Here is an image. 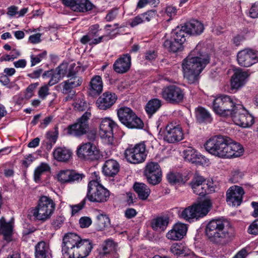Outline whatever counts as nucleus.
<instances>
[{
  "mask_svg": "<svg viewBox=\"0 0 258 258\" xmlns=\"http://www.w3.org/2000/svg\"><path fill=\"white\" fill-rule=\"evenodd\" d=\"M209 62V56L201 51V46L197 45L183 59L182 69L184 79L189 84L198 82L200 74Z\"/></svg>",
  "mask_w": 258,
  "mask_h": 258,
  "instance_id": "nucleus-1",
  "label": "nucleus"
},
{
  "mask_svg": "<svg viewBox=\"0 0 258 258\" xmlns=\"http://www.w3.org/2000/svg\"><path fill=\"white\" fill-rule=\"evenodd\" d=\"M205 232L211 242L220 245L226 244L235 235L232 225L222 219H214L209 221L206 225Z\"/></svg>",
  "mask_w": 258,
  "mask_h": 258,
  "instance_id": "nucleus-2",
  "label": "nucleus"
},
{
  "mask_svg": "<svg viewBox=\"0 0 258 258\" xmlns=\"http://www.w3.org/2000/svg\"><path fill=\"white\" fill-rule=\"evenodd\" d=\"M237 104L233 97L223 95L213 98L211 105L215 113L227 117L234 113L235 107Z\"/></svg>",
  "mask_w": 258,
  "mask_h": 258,
  "instance_id": "nucleus-3",
  "label": "nucleus"
},
{
  "mask_svg": "<svg viewBox=\"0 0 258 258\" xmlns=\"http://www.w3.org/2000/svg\"><path fill=\"white\" fill-rule=\"evenodd\" d=\"M229 138L216 136L209 139L205 144L206 150L210 154L220 158H226Z\"/></svg>",
  "mask_w": 258,
  "mask_h": 258,
  "instance_id": "nucleus-4",
  "label": "nucleus"
},
{
  "mask_svg": "<svg viewBox=\"0 0 258 258\" xmlns=\"http://www.w3.org/2000/svg\"><path fill=\"white\" fill-rule=\"evenodd\" d=\"M211 207V201L205 200L185 208L181 212L180 216L190 222L194 219H198L207 215Z\"/></svg>",
  "mask_w": 258,
  "mask_h": 258,
  "instance_id": "nucleus-5",
  "label": "nucleus"
},
{
  "mask_svg": "<svg viewBox=\"0 0 258 258\" xmlns=\"http://www.w3.org/2000/svg\"><path fill=\"white\" fill-rule=\"evenodd\" d=\"M100 178L96 176V179L91 180L88 184V192L86 197L90 202L104 203L106 202L109 197L108 190L100 183Z\"/></svg>",
  "mask_w": 258,
  "mask_h": 258,
  "instance_id": "nucleus-6",
  "label": "nucleus"
},
{
  "mask_svg": "<svg viewBox=\"0 0 258 258\" xmlns=\"http://www.w3.org/2000/svg\"><path fill=\"white\" fill-rule=\"evenodd\" d=\"M55 209L53 200L47 196H42L38 206L31 211L36 220L45 221L50 218Z\"/></svg>",
  "mask_w": 258,
  "mask_h": 258,
  "instance_id": "nucleus-7",
  "label": "nucleus"
},
{
  "mask_svg": "<svg viewBox=\"0 0 258 258\" xmlns=\"http://www.w3.org/2000/svg\"><path fill=\"white\" fill-rule=\"evenodd\" d=\"M111 39L110 35L102 34L99 25L95 24L90 27L88 34L81 38L80 42L83 44L88 43L90 45H95Z\"/></svg>",
  "mask_w": 258,
  "mask_h": 258,
  "instance_id": "nucleus-8",
  "label": "nucleus"
},
{
  "mask_svg": "<svg viewBox=\"0 0 258 258\" xmlns=\"http://www.w3.org/2000/svg\"><path fill=\"white\" fill-rule=\"evenodd\" d=\"M161 136L164 141L169 143H174L183 139L182 127L176 121L169 122L161 132Z\"/></svg>",
  "mask_w": 258,
  "mask_h": 258,
  "instance_id": "nucleus-9",
  "label": "nucleus"
},
{
  "mask_svg": "<svg viewBox=\"0 0 258 258\" xmlns=\"http://www.w3.org/2000/svg\"><path fill=\"white\" fill-rule=\"evenodd\" d=\"M124 155L128 162L133 164L141 163L146 158V145L144 143H141L134 147L128 148L125 150Z\"/></svg>",
  "mask_w": 258,
  "mask_h": 258,
  "instance_id": "nucleus-10",
  "label": "nucleus"
},
{
  "mask_svg": "<svg viewBox=\"0 0 258 258\" xmlns=\"http://www.w3.org/2000/svg\"><path fill=\"white\" fill-rule=\"evenodd\" d=\"M234 113L230 117L234 123L242 127H249L254 123L253 116L245 110L243 107L237 104L235 107Z\"/></svg>",
  "mask_w": 258,
  "mask_h": 258,
  "instance_id": "nucleus-11",
  "label": "nucleus"
},
{
  "mask_svg": "<svg viewBox=\"0 0 258 258\" xmlns=\"http://www.w3.org/2000/svg\"><path fill=\"white\" fill-rule=\"evenodd\" d=\"M193 192L201 196L215 191V188L211 182L208 183L202 176L196 174L190 183Z\"/></svg>",
  "mask_w": 258,
  "mask_h": 258,
  "instance_id": "nucleus-12",
  "label": "nucleus"
},
{
  "mask_svg": "<svg viewBox=\"0 0 258 258\" xmlns=\"http://www.w3.org/2000/svg\"><path fill=\"white\" fill-rule=\"evenodd\" d=\"M77 154L81 159L92 161L99 160L102 156L100 151L90 142L83 143L78 146Z\"/></svg>",
  "mask_w": 258,
  "mask_h": 258,
  "instance_id": "nucleus-13",
  "label": "nucleus"
},
{
  "mask_svg": "<svg viewBox=\"0 0 258 258\" xmlns=\"http://www.w3.org/2000/svg\"><path fill=\"white\" fill-rule=\"evenodd\" d=\"M81 238L75 233H67L63 236L62 243V253L63 258H71L72 253Z\"/></svg>",
  "mask_w": 258,
  "mask_h": 258,
  "instance_id": "nucleus-14",
  "label": "nucleus"
},
{
  "mask_svg": "<svg viewBox=\"0 0 258 258\" xmlns=\"http://www.w3.org/2000/svg\"><path fill=\"white\" fill-rule=\"evenodd\" d=\"M90 116V112H86L78 119L77 122L68 127V134L75 137H80L85 134L89 128L88 121Z\"/></svg>",
  "mask_w": 258,
  "mask_h": 258,
  "instance_id": "nucleus-15",
  "label": "nucleus"
},
{
  "mask_svg": "<svg viewBox=\"0 0 258 258\" xmlns=\"http://www.w3.org/2000/svg\"><path fill=\"white\" fill-rule=\"evenodd\" d=\"M161 95L167 102L173 104L181 102L184 97L183 90L175 85H170L164 88Z\"/></svg>",
  "mask_w": 258,
  "mask_h": 258,
  "instance_id": "nucleus-16",
  "label": "nucleus"
},
{
  "mask_svg": "<svg viewBox=\"0 0 258 258\" xmlns=\"http://www.w3.org/2000/svg\"><path fill=\"white\" fill-rule=\"evenodd\" d=\"M144 174L149 183L155 185L162 180V171L158 163L148 162L145 168Z\"/></svg>",
  "mask_w": 258,
  "mask_h": 258,
  "instance_id": "nucleus-17",
  "label": "nucleus"
},
{
  "mask_svg": "<svg viewBox=\"0 0 258 258\" xmlns=\"http://www.w3.org/2000/svg\"><path fill=\"white\" fill-rule=\"evenodd\" d=\"M237 60L241 67H249L256 63L258 61V58L254 51L245 49L238 52Z\"/></svg>",
  "mask_w": 258,
  "mask_h": 258,
  "instance_id": "nucleus-18",
  "label": "nucleus"
},
{
  "mask_svg": "<svg viewBox=\"0 0 258 258\" xmlns=\"http://www.w3.org/2000/svg\"><path fill=\"white\" fill-rule=\"evenodd\" d=\"M116 124L109 118H103L100 124L99 134L101 138L107 139L108 143L113 141V130Z\"/></svg>",
  "mask_w": 258,
  "mask_h": 258,
  "instance_id": "nucleus-19",
  "label": "nucleus"
},
{
  "mask_svg": "<svg viewBox=\"0 0 258 258\" xmlns=\"http://www.w3.org/2000/svg\"><path fill=\"white\" fill-rule=\"evenodd\" d=\"M244 193L243 188L240 186L234 185L230 187L226 193L227 202L230 206H239L242 202Z\"/></svg>",
  "mask_w": 258,
  "mask_h": 258,
  "instance_id": "nucleus-20",
  "label": "nucleus"
},
{
  "mask_svg": "<svg viewBox=\"0 0 258 258\" xmlns=\"http://www.w3.org/2000/svg\"><path fill=\"white\" fill-rule=\"evenodd\" d=\"M92 248V244L89 239L81 238L72 253L71 258H85L89 254Z\"/></svg>",
  "mask_w": 258,
  "mask_h": 258,
  "instance_id": "nucleus-21",
  "label": "nucleus"
},
{
  "mask_svg": "<svg viewBox=\"0 0 258 258\" xmlns=\"http://www.w3.org/2000/svg\"><path fill=\"white\" fill-rule=\"evenodd\" d=\"M115 93L110 92H104L96 101L98 107L101 110H106L112 106L117 100Z\"/></svg>",
  "mask_w": 258,
  "mask_h": 258,
  "instance_id": "nucleus-22",
  "label": "nucleus"
},
{
  "mask_svg": "<svg viewBox=\"0 0 258 258\" xmlns=\"http://www.w3.org/2000/svg\"><path fill=\"white\" fill-rule=\"evenodd\" d=\"M131 65V56L129 54L121 55L114 62L113 68L118 73L123 74L128 71Z\"/></svg>",
  "mask_w": 258,
  "mask_h": 258,
  "instance_id": "nucleus-23",
  "label": "nucleus"
},
{
  "mask_svg": "<svg viewBox=\"0 0 258 258\" xmlns=\"http://www.w3.org/2000/svg\"><path fill=\"white\" fill-rule=\"evenodd\" d=\"M249 75L241 69L235 70L231 79V86L232 89H238L243 86Z\"/></svg>",
  "mask_w": 258,
  "mask_h": 258,
  "instance_id": "nucleus-24",
  "label": "nucleus"
},
{
  "mask_svg": "<svg viewBox=\"0 0 258 258\" xmlns=\"http://www.w3.org/2000/svg\"><path fill=\"white\" fill-rule=\"evenodd\" d=\"M187 231L186 225L182 223H177L173 228L166 234L168 239L172 240H178L182 239L185 235Z\"/></svg>",
  "mask_w": 258,
  "mask_h": 258,
  "instance_id": "nucleus-25",
  "label": "nucleus"
},
{
  "mask_svg": "<svg viewBox=\"0 0 258 258\" xmlns=\"http://www.w3.org/2000/svg\"><path fill=\"white\" fill-rule=\"evenodd\" d=\"M103 82L100 76H93L89 83L88 93L93 97L97 96L100 95L103 91Z\"/></svg>",
  "mask_w": 258,
  "mask_h": 258,
  "instance_id": "nucleus-26",
  "label": "nucleus"
},
{
  "mask_svg": "<svg viewBox=\"0 0 258 258\" xmlns=\"http://www.w3.org/2000/svg\"><path fill=\"white\" fill-rule=\"evenodd\" d=\"M82 82V78L79 76L69 78L68 80L62 82L60 84L62 88V93L65 94L71 93L72 89L81 86Z\"/></svg>",
  "mask_w": 258,
  "mask_h": 258,
  "instance_id": "nucleus-27",
  "label": "nucleus"
},
{
  "mask_svg": "<svg viewBox=\"0 0 258 258\" xmlns=\"http://www.w3.org/2000/svg\"><path fill=\"white\" fill-rule=\"evenodd\" d=\"M183 157L185 160L196 164H203V161L205 160L204 156L191 147H189L183 151Z\"/></svg>",
  "mask_w": 258,
  "mask_h": 258,
  "instance_id": "nucleus-28",
  "label": "nucleus"
},
{
  "mask_svg": "<svg viewBox=\"0 0 258 258\" xmlns=\"http://www.w3.org/2000/svg\"><path fill=\"white\" fill-rule=\"evenodd\" d=\"M183 26L188 34L193 35H200L204 30V25L196 20H192L185 23Z\"/></svg>",
  "mask_w": 258,
  "mask_h": 258,
  "instance_id": "nucleus-29",
  "label": "nucleus"
},
{
  "mask_svg": "<svg viewBox=\"0 0 258 258\" xmlns=\"http://www.w3.org/2000/svg\"><path fill=\"white\" fill-rule=\"evenodd\" d=\"M156 15V13L155 11H147L132 19L129 22V25L131 27H135L141 24L149 22L155 17Z\"/></svg>",
  "mask_w": 258,
  "mask_h": 258,
  "instance_id": "nucleus-30",
  "label": "nucleus"
},
{
  "mask_svg": "<svg viewBox=\"0 0 258 258\" xmlns=\"http://www.w3.org/2000/svg\"><path fill=\"white\" fill-rule=\"evenodd\" d=\"M119 170V165L114 160L109 159L105 161L102 167V172L106 176L113 177Z\"/></svg>",
  "mask_w": 258,
  "mask_h": 258,
  "instance_id": "nucleus-31",
  "label": "nucleus"
},
{
  "mask_svg": "<svg viewBox=\"0 0 258 258\" xmlns=\"http://www.w3.org/2000/svg\"><path fill=\"white\" fill-rule=\"evenodd\" d=\"M244 151L242 146L238 143L232 142L229 138L227 146L226 158L238 157L242 155Z\"/></svg>",
  "mask_w": 258,
  "mask_h": 258,
  "instance_id": "nucleus-32",
  "label": "nucleus"
},
{
  "mask_svg": "<svg viewBox=\"0 0 258 258\" xmlns=\"http://www.w3.org/2000/svg\"><path fill=\"white\" fill-rule=\"evenodd\" d=\"M13 228L12 222H6L4 217L0 219V234L3 235L4 239L7 242L12 240Z\"/></svg>",
  "mask_w": 258,
  "mask_h": 258,
  "instance_id": "nucleus-33",
  "label": "nucleus"
},
{
  "mask_svg": "<svg viewBox=\"0 0 258 258\" xmlns=\"http://www.w3.org/2000/svg\"><path fill=\"white\" fill-rule=\"evenodd\" d=\"M72 151L65 147H58L53 152V155L55 159L58 161L66 162L71 157Z\"/></svg>",
  "mask_w": 258,
  "mask_h": 258,
  "instance_id": "nucleus-34",
  "label": "nucleus"
},
{
  "mask_svg": "<svg viewBox=\"0 0 258 258\" xmlns=\"http://www.w3.org/2000/svg\"><path fill=\"white\" fill-rule=\"evenodd\" d=\"M195 115L197 121L199 123H210L212 120L209 111L202 107H198L195 110Z\"/></svg>",
  "mask_w": 258,
  "mask_h": 258,
  "instance_id": "nucleus-35",
  "label": "nucleus"
},
{
  "mask_svg": "<svg viewBox=\"0 0 258 258\" xmlns=\"http://www.w3.org/2000/svg\"><path fill=\"white\" fill-rule=\"evenodd\" d=\"M134 188L139 199L141 200H146L150 194V188L145 183L136 182L134 185Z\"/></svg>",
  "mask_w": 258,
  "mask_h": 258,
  "instance_id": "nucleus-36",
  "label": "nucleus"
},
{
  "mask_svg": "<svg viewBox=\"0 0 258 258\" xmlns=\"http://www.w3.org/2000/svg\"><path fill=\"white\" fill-rule=\"evenodd\" d=\"M134 113L135 112L130 108L127 107H121L117 110L118 119L121 123L125 126Z\"/></svg>",
  "mask_w": 258,
  "mask_h": 258,
  "instance_id": "nucleus-37",
  "label": "nucleus"
},
{
  "mask_svg": "<svg viewBox=\"0 0 258 258\" xmlns=\"http://www.w3.org/2000/svg\"><path fill=\"white\" fill-rule=\"evenodd\" d=\"M169 223V218L165 217H159L154 219L151 223L152 228L157 231H164Z\"/></svg>",
  "mask_w": 258,
  "mask_h": 258,
  "instance_id": "nucleus-38",
  "label": "nucleus"
},
{
  "mask_svg": "<svg viewBox=\"0 0 258 258\" xmlns=\"http://www.w3.org/2000/svg\"><path fill=\"white\" fill-rule=\"evenodd\" d=\"M49 253V246L44 241H40L35 246V258H46Z\"/></svg>",
  "mask_w": 258,
  "mask_h": 258,
  "instance_id": "nucleus-39",
  "label": "nucleus"
},
{
  "mask_svg": "<svg viewBox=\"0 0 258 258\" xmlns=\"http://www.w3.org/2000/svg\"><path fill=\"white\" fill-rule=\"evenodd\" d=\"M73 6L72 10L77 12H85L92 9L93 5L88 0H78Z\"/></svg>",
  "mask_w": 258,
  "mask_h": 258,
  "instance_id": "nucleus-40",
  "label": "nucleus"
},
{
  "mask_svg": "<svg viewBox=\"0 0 258 258\" xmlns=\"http://www.w3.org/2000/svg\"><path fill=\"white\" fill-rule=\"evenodd\" d=\"M186 34L188 33L186 32V30L184 28L183 25L181 27H177L174 29L171 32L170 37L174 41L183 44L186 40Z\"/></svg>",
  "mask_w": 258,
  "mask_h": 258,
  "instance_id": "nucleus-41",
  "label": "nucleus"
},
{
  "mask_svg": "<svg viewBox=\"0 0 258 258\" xmlns=\"http://www.w3.org/2000/svg\"><path fill=\"white\" fill-rule=\"evenodd\" d=\"M161 101L158 99H153L148 101L145 106L147 114L151 117L156 112L161 106Z\"/></svg>",
  "mask_w": 258,
  "mask_h": 258,
  "instance_id": "nucleus-42",
  "label": "nucleus"
},
{
  "mask_svg": "<svg viewBox=\"0 0 258 258\" xmlns=\"http://www.w3.org/2000/svg\"><path fill=\"white\" fill-rule=\"evenodd\" d=\"M171 252L175 255L180 256H187L190 254L191 252L186 247L181 244L174 243L170 247Z\"/></svg>",
  "mask_w": 258,
  "mask_h": 258,
  "instance_id": "nucleus-43",
  "label": "nucleus"
},
{
  "mask_svg": "<svg viewBox=\"0 0 258 258\" xmlns=\"http://www.w3.org/2000/svg\"><path fill=\"white\" fill-rule=\"evenodd\" d=\"M182 44L180 42L174 41L170 37V39H167L164 41L163 46L168 51L176 52L182 49Z\"/></svg>",
  "mask_w": 258,
  "mask_h": 258,
  "instance_id": "nucleus-44",
  "label": "nucleus"
},
{
  "mask_svg": "<svg viewBox=\"0 0 258 258\" xmlns=\"http://www.w3.org/2000/svg\"><path fill=\"white\" fill-rule=\"evenodd\" d=\"M167 178L171 184H184L187 180L186 176L183 177L179 173L170 172L167 174Z\"/></svg>",
  "mask_w": 258,
  "mask_h": 258,
  "instance_id": "nucleus-45",
  "label": "nucleus"
},
{
  "mask_svg": "<svg viewBox=\"0 0 258 258\" xmlns=\"http://www.w3.org/2000/svg\"><path fill=\"white\" fill-rule=\"evenodd\" d=\"M50 167L49 165L45 163H41L38 166H37L34 173V179L36 182L40 180L41 176L46 172L50 171Z\"/></svg>",
  "mask_w": 258,
  "mask_h": 258,
  "instance_id": "nucleus-46",
  "label": "nucleus"
},
{
  "mask_svg": "<svg viewBox=\"0 0 258 258\" xmlns=\"http://www.w3.org/2000/svg\"><path fill=\"white\" fill-rule=\"evenodd\" d=\"M73 105L76 110L84 111L87 108V104L85 101V97L81 94L76 95Z\"/></svg>",
  "mask_w": 258,
  "mask_h": 258,
  "instance_id": "nucleus-47",
  "label": "nucleus"
},
{
  "mask_svg": "<svg viewBox=\"0 0 258 258\" xmlns=\"http://www.w3.org/2000/svg\"><path fill=\"white\" fill-rule=\"evenodd\" d=\"M125 126L129 128L141 129L144 127V123L135 113L130 118Z\"/></svg>",
  "mask_w": 258,
  "mask_h": 258,
  "instance_id": "nucleus-48",
  "label": "nucleus"
},
{
  "mask_svg": "<svg viewBox=\"0 0 258 258\" xmlns=\"http://www.w3.org/2000/svg\"><path fill=\"white\" fill-rule=\"evenodd\" d=\"M97 225L100 229L107 227L110 223V219L108 216L104 214H99L97 216Z\"/></svg>",
  "mask_w": 258,
  "mask_h": 258,
  "instance_id": "nucleus-49",
  "label": "nucleus"
},
{
  "mask_svg": "<svg viewBox=\"0 0 258 258\" xmlns=\"http://www.w3.org/2000/svg\"><path fill=\"white\" fill-rule=\"evenodd\" d=\"M71 170L61 171L57 174L58 180L61 183L70 182Z\"/></svg>",
  "mask_w": 258,
  "mask_h": 258,
  "instance_id": "nucleus-50",
  "label": "nucleus"
},
{
  "mask_svg": "<svg viewBox=\"0 0 258 258\" xmlns=\"http://www.w3.org/2000/svg\"><path fill=\"white\" fill-rule=\"evenodd\" d=\"M103 251L104 254H110L114 252L115 244L113 240L108 239L105 241Z\"/></svg>",
  "mask_w": 258,
  "mask_h": 258,
  "instance_id": "nucleus-51",
  "label": "nucleus"
},
{
  "mask_svg": "<svg viewBox=\"0 0 258 258\" xmlns=\"http://www.w3.org/2000/svg\"><path fill=\"white\" fill-rule=\"evenodd\" d=\"M62 79L65 76H67L68 63H62L54 71Z\"/></svg>",
  "mask_w": 258,
  "mask_h": 258,
  "instance_id": "nucleus-52",
  "label": "nucleus"
},
{
  "mask_svg": "<svg viewBox=\"0 0 258 258\" xmlns=\"http://www.w3.org/2000/svg\"><path fill=\"white\" fill-rule=\"evenodd\" d=\"M86 203V198L82 201L79 204L75 205H70L72 209V215H75L78 212L81 210L84 207Z\"/></svg>",
  "mask_w": 258,
  "mask_h": 258,
  "instance_id": "nucleus-53",
  "label": "nucleus"
},
{
  "mask_svg": "<svg viewBox=\"0 0 258 258\" xmlns=\"http://www.w3.org/2000/svg\"><path fill=\"white\" fill-rule=\"evenodd\" d=\"M249 16L253 19L258 17V2L252 5L249 11Z\"/></svg>",
  "mask_w": 258,
  "mask_h": 258,
  "instance_id": "nucleus-54",
  "label": "nucleus"
},
{
  "mask_svg": "<svg viewBox=\"0 0 258 258\" xmlns=\"http://www.w3.org/2000/svg\"><path fill=\"white\" fill-rule=\"evenodd\" d=\"M77 67L75 63H71L70 65L68 64V72L67 77L68 78L74 77V76H77L76 73Z\"/></svg>",
  "mask_w": 258,
  "mask_h": 258,
  "instance_id": "nucleus-55",
  "label": "nucleus"
},
{
  "mask_svg": "<svg viewBox=\"0 0 258 258\" xmlns=\"http://www.w3.org/2000/svg\"><path fill=\"white\" fill-rule=\"evenodd\" d=\"M61 78L53 70L50 77V79L48 83L49 86H52L57 83Z\"/></svg>",
  "mask_w": 258,
  "mask_h": 258,
  "instance_id": "nucleus-56",
  "label": "nucleus"
},
{
  "mask_svg": "<svg viewBox=\"0 0 258 258\" xmlns=\"http://www.w3.org/2000/svg\"><path fill=\"white\" fill-rule=\"evenodd\" d=\"M48 86V85H45L40 88L38 94L41 99H44L49 94Z\"/></svg>",
  "mask_w": 258,
  "mask_h": 258,
  "instance_id": "nucleus-57",
  "label": "nucleus"
},
{
  "mask_svg": "<svg viewBox=\"0 0 258 258\" xmlns=\"http://www.w3.org/2000/svg\"><path fill=\"white\" fill-rule=\"evenodd\" d=\"M38 85V83L31 84L30 85H29L26 90V93L25 95V98H26L27 99L30 98L33 95V91L36 88V87Z\"/></svg>",
  "mask_w": 258,
  "mask_h": 258,
  "instance_id": "nucleus-58",
  "label": "nucleus"
},
{
  "mask_svg": "<svg viewBox=\"0 0 258 258\" xmlns=\"http://www.w3.org/2000/svg\"><path fill=\"white\" fill-rule=\"evenodd\" d=\"M92 224V220L88 217H82L79 220V224L81 228H87Z\"/></svg>",
  "mask_w": 258,
  "mask_h": 258,
  "instance_id": "nucleus-59",
  "label": "nucleus"
},
{
  "mask_svg": "<svg viewBox=\"0 0 258 258\" xmlns=\"http://www.w3.org/2000/svg\"><path fill=\"white\" fill-rule=\"evenodd\" d=\"M248 232L251 234H258V219L250 224L248 229Z\"/></svg>",
  "mask_w": 258,
  "mask_h": 258,
  "instance_id": "nucleus-60",
  "label": "nucleus"
},
{
  "mask_svg": "<svg viewBox=\"0 0 258 258\" xmlns=\"http://www.w3.org/2000/svg\"><path fill=\"white\" fill-rule=\"evenodd\" d=\"M70 175V182H74V181H79L82 180V178L84 177V175L83 174H80L77 173L75 171L71 170Z\"/></svg>",
  "mask_w": 258,
  "mask_h": 258,
  "instance_id": "nucleus-61",
  "label": "nucleus"
},
{
  "mask_svg": "<svg viewBox=\"0 0 258 258\" xmlns=\"http://www.w3.org/2000/svg\"><path fill=\"white\" fill-rule=\"evenodd\" d=\"M243 176V174L240 171L236 170L234 171L232 173V177L231 179L232 182H238L239 180L242 178Z\"/></svg>",
  "mask_w": 258,
  "mask_h": 258,
  "instance_id": "nucleus-62",
  "label": "nucleus"
},
{
  "mask_svg": "<svg viewBox=\"0 0 258 258\" xmlns=\"http://www.w3.org/2000/svg\"><path fill=\"white\" fill-rule=\"evenodd\" d=\"M41 34L40 33H37L30 35L29 38V41L33 43L36 44L41 42Z\"/></svg>",
  "mask_w": 258,
  "mask_h": 258,
  "instance_id": "nucleus-63",
  "label": "nucleus"
},
{
  "mask_svg": "<svg viewBox=\"0 0 258 258\" xmlns=\"http://www.w3.org/2000/svg\"><path fill=\"white\" fill-rule=\"evenodd\" d=\"M137 214L136 210L133 208H128L125 211V216L127 219H131Z\"/></svg>",
  "mask_w": 258,
  "mask_h": 258,
  "instance_id": "nucleus-64",
  "label": "nucleus"
}]
</instances>
